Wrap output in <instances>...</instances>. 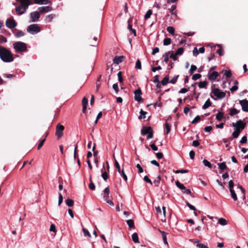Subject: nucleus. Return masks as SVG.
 Returning <instances> with one entry per match:
<instances>
[{
	"mask_svg": "<svg viewBox=\"0 0 248 248\" xmlns=\"http://www.w3.org/2000/svg\"><path fill=\"white\" fill-rule=\"evenodd\" d=\"M65 203L68 206L72 207L74 205V201L72 199H67L65 201Z\"/></svg>",
	"mask_w": 248,
	"mask_h": 248,
	"instance_id": "c756f323",
	"label": "nucleus"
},
{
	"mask_svg": "<svg viewBox=\"0 0 248 248\" xmlns=\"http://www.w3.org/2000/svg\"><path fill=\"white\" fill-rule=\"evenodd\" d=\"M179 78V75H175L173 78L170 81V83L171 84H175Z\"/></svg>",
	"mask_w": 248,
	"mask_h": 248,
	"instance_id": "a18cd8bd",
	"label": "nucleus"
},
{
	"mask_svg": "<svg viewBox=\"0 0 248 248\" xmlns=\"http://www.w3.org/2000/svg\"><path fill=\"white\" fill-rule=\"evenodd\" d=\"M218 168L220 170H228L229 169L228 168L225 162H223L220 163L218 164Z\"/></svg>",
	"mask_w": 248,
	"mask_h": 248,
	"instance_id": "412c9836",
	"label": "nucleus"
},
{
	"mask_svg": "<svg viewBox=\"0 0 248 248\" xmlns=\"http://www.w3.org/2000/svg\"><path fill=\"white\" fill-rule=\"evenodd\" d=\"M12 32L16 38L23 36L25 35V33L22 31L18 30L17 29L13 30Z\"/></svg>",
	"mask_w": 248,
	"mask_h": 248,
	"instance_id": "4468645a",
	"label": "nucleus"
},
{
	"mask_svg": "<svg viewBox=\"0 0 248 248\" xmlns=\"http://www.w3.org/2000/svg\"><path fill=\"white\" fill-rule=\"evenodd\" d=\"M132 239L133 241L135 243H140L139 239V236H138V233L137 232H134V233L132 234Z\"/></svg>",
	"mask_w": 248,
	"mask_h": 248,
	"instance_id": "b1692460",
	"label": "nucleus"
},
{
	"mask_svg": "<svg viewBox=\"0 0 248 248\" xmlns=\"http://www.w3.org/2000/svg\"><path fill=\"white\" fill-rule=\"evenodd\" d=\"M102 172L101 176L105 181H107L108 178V174L106 171L103 172V169L101 170Z\"/></svg>",
	"mask_w": 248,
	"mask_h": 248,
	"instance_id": "37998d69",
	"label": "nucleus"
},
{
	"mask_svg": "<svg viewBox=\"0 0 248 248\" xmlns=\"http://www.w3.org/2000/svg\"><path fill=\"white\" fill-rule=\"evenodd\" d=\"M6 27L10 29H12L17 26V22L15 20L13 17L11 18H8L5 22Z\"/></svg>",
	"mask_w": 248,
	"mask_h": 248,
	"instance_id": "6e6552de",
	"label": "nucleus"
},
{
	"mask_svg": "<svg viewBox=\"0 0 248 248\" xmlns=\"http://www.w3.org/2000/svg\"><path fill=\"white\" fill-rule=\"evenodd\" d=\"M50 1L49 0H40L39 1H35V4H47L49 3Z\"/></svg>",
	"mask_w": 248,
	"mask_h": 248,
	"instance_id": "473e14b6",
	"label": "nucleus"
},
{
	"mask_svg": "<svg viewBox=\"0 0 248 248\" xmlns=\"http://www.w3.org/2000/svg\"><path fill=\"white\" fill-rule=\"evenodd\" d=\"M20 3L22 4L24 7V10L25 11H27L29 6L32 3L31 1L30 0H19Z\"/></svg>",
	"mask_w": 248,
	"mask_h": 248,
	"instance_id": "ddd939ff",
	"label": "nucleus"
},
{
	"mask_svg": "<svg viewBox=\"0 0 248 248\" xmlns=\"http://www.w3.org/2000/svg\"><path fill=\"white\" fill-rule=\"evenodd\" d=\"M207 82L206 81H200L199 83V87L200 88H206V85H207Z\"/></svg>",
	"mask_w": 248,
	"mask_h": 248,
	"instance_id": "a19ab883",
	"label": "nucleus"
},
{
	"mask_svg": "<svg viewBox=\"0 0 248 248\" xmlns=\"http://www.w3.org/2000/svg\"><path fill=\"white\" fill-rule=\"evenodd\" d=\"M155 140L154 141V143L151 144L150 145L151 148L154 151H156L158 150L157 147L155 144Z\"/></svg>",
	"mask_w": 248,
	"mask_h": 248,
	"instance_id": "bf43d9fd",
	"label": "nucleus"
},
{
	"mask_svg": "<svg viewBox=\"0 0 248 248\" xmlns=\"http://www.w3.org/2000/svg\"><path fill=\"white\" fill-rule=\"evenodd\" d=\"M0 58L4 62H10L14 60L11 51L2 46H0Z\"/></svg>",
	"mask_w": 248,
	"mask_h": 248,
	"instance_id": "f257e3e1",
	"label": "nucleus"
},
{
	"mask_svg": "<svg viewBox=\"0 0 248 248\" xmlns=\"http://www.w3.org/2000/svg\"><path fill=\"white\" fill-rule=\"evenodd\" d=\"M197 66L195 65L192 64L191 65L190 68L189 70V73L190 75H193L194 72L197 70Z\"/></svg>",
	"mask_w": 248,
	"mask_h": 248,
	"instance_id": "72a5a7b5",
	"label": "nucleus"
},
{
	"mask_svg": "<svg viewBox=\"0 0 248 248\" xmlns=\"http://www.w3.org/2000/svg\"><path fill=\"white\" fill-rule=\"evenodd\" d=\"M240 110H237L236 108H233L230 109L229 114L230 115V116H233L238 114Z\"/></svg>",
	"mask_w": 248,
	"mask_h": 248,
	"instance_id": "cd10ccee",
	"label": "nucleus"
},
{
	"mask_svg": "<svg viewBox=\"0 0 248 248\" xmlns=\"http://www.w3.org/2000/svg\"><path fill=\"white\" fill-rule=\"evenodd\" d=\"M218 76L219 74L217 72L214 71L208 76V79L211 81H214Z\"/></svg>",
	"mask_w": 248,
	"mask_h": 248,
	"instance_id": "dca6fc26",
	"label": "nucleus"
},
{
	"mask_svg": "<svg viewBox=\"0 0 248 248\" xmlns=\"http://www.w3.org/2000/svg\"><path fill=\"white\" fill-rule=\"evenodd\" d=\"M167 31L171 35H174L175 30L174 28L172 26L168 27L167 28Z\"/></svg>",
	"mask_w": 248,
	"mask_h": 248,
	"instance_id": "e433bc0d",
	"label": "nucleus"
},
{
	"mask_svg": "<svg viewBox=\"0 0 248 248\" xmlns=\"http://www.w3.org/2000/svg\"><path fill=\"white\" fill-rule=\"evenodd\" d=\"M161 82L162 85L163 86L166 85L168 83L170 82L169 75L166 76L163 78V79L162 80Z\"/></svg>",
	"mask_w": 248,
	"mask_h": 248,
	"instance_id": "bb28decb",
	"label": "nucleus"
},
{
	"mask_svg": "<svg viewBox=\"0 0 248 248\" xmlns=\"http://www.w3.org/2000/svg\"><path fill=\"white\" fill-rule=\"evenodd\" d=\"M127 224L128 225V227L131 229V228H134V222L133 220L130 219L126 220Z\"/></svg>",
	"mask_w": 248,
	"mask_h": 248,
	"instance_id": "7c9ffc66",
	"label": "nucleus"
},
{
	"mask_svg": "<svg viewBox=\"0 0 248 248\" xmlns=\"http://www.w3.org/2000/svg\"><path fill=\"white\" fill-rule=\"evenodd\" d=\"M239 104L242 107V109L244 112H248V100L246 99L240 100Z\"/></svg>",
	"mask_w": 248,
	"mask_h": 248,
	"instance_id": "9d476101",
	"label": "nucleus"
},
{
	"mask_svg": "<svg viewBox=\"0 0 248 248\" xmlns=\"http://www.w3.org/2000/svg\"><path fill=\"white\" fill-rule=\"evenodd\" d=\"M135 68L138 69H141V64L140 60H138L136 62Z\"/></svg>",
	"mask_w": 248,
	"mask_h": 248,
	"instance_id": "3c124183",
	"label": "nucleus"
},
{
	"mask_svg": "<svg viewBox=\"0 0 248 248\" xmlns=\"http://www.w3.org/2000/svg\"><path fill=\"white\" fill-rule=\"evenodd\" d=\"M152 10L149 9L147 11L146 13L145 14V15L144 16L145 19H147L151 17V16L152 15Z\"/></svg>",
	"mask_w": 248,
	"mask_h": 248,
	"instance_id": "58836bf2",
	"label": "nucleus"
},
{
	"mask_svg": "<svg viewBox=\"0 0 248 248\" xmlns=\"http://www.w3.org/2000/svg\"><path fill=\"white\" fill-rule=\"evenodd\" d=\"M165 128L166 129V134L168 135L170 131V126L168 123H165Z\"/></svg>",
	"mask_w": 248,
	"mask_h": 248,
	"instance_id": "6e6d98bb",
	"label": "nucleus"
},
{
	"mask_svg": "<svg viewBox=\"0 0 248 248\" xmlns=\"http://www.w3.org/2000/svg\"><path fill=\"white\" fill-rule=\"evenodd\" d=\"M0 32L1 33H3L4 34H6L9 36L11 35V33H10V32L4 28L1 29V30H0Z\"/></svg>",
	"mask_w": 248,
	"mask_h": 248,
	"instance_id": "864d4df0",
	"label": "nucleus"
},
{
	"mask_svg": "<svg viewBox=\"0 0 248 248\" xmlns=\"http://www.w3.org/2000/svg\"><path fill=\"white\" fill-rule=\"evenodd\" d=\"M241 132L235 129V131L232 133V137L233 138H237Z\"/></svg>",
	"mask_w": 248,
	"mask_h": 248,
	"instance_id": "c03bdc74",
	"label": "nucleus"
},
{
	"mask_svg": "<svg viewBox=\"0 0 248 248\" xmlns=\"http://www.w3.org/2000/svg\"><path fill=\"white\" fill-rule=\"evenodd\" d=\"M224 75L227 78H231L232 77V74L231 71L230 70H225L224 71Z\"/></svg>",
	"mask_w": 248,
	"mask_h": 248,
	"instance_id": "de8ad7c7",
	"label": "nucleus"
},
{
	"mask_svg": "<svg viewBox=\"0 0 248 248\" xmlns=\"http://www.w3.org/2000/svg\"><path fill=\"white\" fill-rule=\"evenodd\" d=\"M171 39L170 38H166L163 41V45L164 46H168L171 43Z\"/></svg>",
	"mask_w": 248,
	"mask_h": 248,
	"instance_id": "79ce46f5",
	"label": "nucleus"
},
{
	"mask_svg": "<svg viewBox=\"0 0 248 248\" xmlns=\"http://www.w3.org/2000/svg\"><path fill=\"white\" fill-rule=\"evenodd\" d=\"M202 162L205 166L207 167L210 169L212 168V166L211 164L207 160L204 159L203 160Z\"/></svg>",
	"mask_w": 248,
	"mask_h": 248,
	"instance_id": "ea45409f",
	"label": "nucleus"
},
{
	"mask_svg": "<svg viewBox=\"0 0 248 248\" xmlns=\"http://www.w3.org/2000/svg\"><path fill=\"white\" fill-rule=\"evenodd\" d=\"M152 128V127L151 126L147 127V126H144V125L142 126L141 130V134L142 136H145V135H146L147 134L149 133L150 130H149V128Z\"/></svg>",
	"mask_w": 248,
	"mask_h": 248,
	"instance_id": "6ab92c4d",
	"label": "nucleus"
},
{
	"mask_svg": "<svg viewBox=\"0 0 248 248\" xmlns=\"http://www.w3.org/2000/svg\"><path fill=\"white\" fill-rule=\"evenodd\" d=\"M215 86V84H214L212 86V92L210 94L211 97L215 100H216L217 98L221 99L225 97L226 93L221 91L218 88H214L213 87Z\"/></svg>",
	"mask_w": 248,
	"mask_h": 248,
	"instance_id": "f03ea898",
	"label": "nucleus"
},
{
	"mask_svg": "<svg viewBox=\"0 0 248 248\" xmlns=\"http://www.w3.org/2000/svg\"><path fill=\"white\" fill-rule=\"evenodd\" d=\"M134 93L135 94L134 96V99L136 101H137L138 102H140L142 100V97H141V94L142 92L140 89H138L136 90Z\"/></svg>",
	"mask_w": 248,
	"mask_h": 248,
	"instance_id": "9b49d317",
	"label": "nucleus"
},
{
	"mask_svg": "<svg viewBox=\"0 0 248 248\" xmlns=\"http://www.w3.org/2000/svg\"><path fill=\"white\" fill-rule=\"evenodd\" d=\"M140 115L138 117L139 119L141 120V119L145 118V117H146L145 115L147 113L146 112L143 111L142 109H141L140 112Z\"/></svg>",
	"mask_w": 248,
	"mask_h": 248,
	"instance_id": "f704fd0d",
	"label": "nucleus"
},
{
	"mask_svg": "<svg viewBox=\"0 0 248 248\" xmlns=\"http://www.w3.org/2000/svg\"><path fill=\"white\" fill-rule=\"evenodd\" d=\"M13 48L17 52H23L28 51L26 44L22 42H16L13 44Z\"/></svg>",
	"mask_w": 248,
	"mask_h": 248,
	"instance_id": "7ed1b4c3",
	"label": "nucleus"
},
{
	"mask_svg": "<svg viewBox=\"0 0 248 248\" xmlns=\"http://www.w3.org/2000/svg\"><path fill=\"white\" fill-rule=\"evenodd\" d=\"M230 192L231 193V197L233 199V200L235 201H237V197L234 189H230Z\"/></svg>",
	"mask_w": 248,
	"mask_h": 248,
	"instance_id": "2f4dec72",
	"label": "nucleus"
},
{
	"mask_svg": "<svg viewBox=\"0 0 248 248\" xmlns=\"http://www.w3.org/2000/svg\"><path fill=\"white\" fill-rule=\"evenodd\" d=\"M184 52V49L183 47H179L176 52H175L176 55H182Z\"/></svg>",
	"mask_w": 248,
	"mask_h": 248,
	"instance_id": "49530a36",
	"label": "nucleus"
},
{
	"mask_svg": "<svg viewBox=\"0 0 248 248\" xmlns=\"http://www.w3.org/2000/svg\"><path fill=\"white\" fill-rule=\"evenodd\" d=\"M161 181V176L160 175H158L157 177V179L154 181V184L155 186L158 187L159 186L160 183Z\"/></svg>",
	"mask_w": 248,
	"mask_h": 248,
	"instance_id": "c85d7f7f",
	"label": "nucleus"
},
{
	"mask_svg": "<svg viewBox=\"0 0 248 248\" xmlns=\"http://www.w3.org/2000/svg\"><path fill=\"white\" fill-rule=\"evenodd\" d=\"M89 181L90 184L89 185V188L92 190H94L95 189V186L93 182L91 175H90L89 177Z\"/></svg>",
	"mask_w": 248,
	"mask_h": 248,
	"instance_id": "393cba45",
	"label": "nucleus"
},
{
	"mask_svg": "<svg viewBox=\"0 0 248 248\" xmlns=\"http://www.w3.org/2000/svg\"><path fill=\"white\" fill-rule=\"evenodd\" d=\"M211 105H212L211 102L210 101L209 99H208L206 101V102H205L204 105L202 106V108L203 109H205L207 108H209V107H210L211 106Z\"/></svg>",
	"mask_w": 248,
	"mask_h": 248,
	"instance_id": "a878e982",
	"label": "nucleus"
},
{
	"mask_svg": "<svg viewBox=\"0 0 248 248\" xmlns=\"http://www.w3.org/2000/svg\"><path fill=\"white\" fill-rule=\"evenodd\" d=\"M45 141H46L45 139H43V140H40V141L38 145V147H37L38 150H39L43 146Z\"/></svg>",
	"mask_w": 248,
	"mask_h": 248,
	"instance_id": "0e129e2a",
	"label": "nucleus"
},
{
	"mask_svg": "<svg viewBox=\"0 0 248 248\" xmlns=\"http://www.w3.org/2000/svg\"><path fill=\"white\" fill-rule=\"evenodd\" d=\"M52 10V8L49 6H42L38 8V10L40 12L42 13H46L49 12H50Z\"/></svg>",
	"mask_w": 248,
	"mask_h": 248,
	"instance_id": "2eb2a0df",
	"label": "nucleus"
},
{
	"mask_svg": "<svg viewBox=\"0 0 248 248\" xmlns=\"http://www.w3.org/2000/svg\"><path fill=\"white\" fill-rule=\"evenodd\" d=\"M109 194V188L108 187H107L104 190L103 199L105 201H107V200L108 199Z\"/></svg>",
	"mask_w": 248,
	"mask_h": 248,
	"instance_id": "a211bd4d",
	"label": "nucleus"
},
{
	"mask_svg": "<svg viewBox=\"0 0 248 248\" xmlns=\"http://www.w3.org/2000/svg\"><path fill=\"white\" fill-rule=\"evenodd\" d=\"M64 129V127L62 125L59 124L56 126L55 135L58 140L63 136V131Z\"/></svg>",
	"mask_w": 248,
	"mask_h": 248,
	"instance_id": "0eeeda50",
	"label": "nucleus"
},
{
	"mask_svg": "<svg viewBox=\"0 0 248 248\" xmlns=\"http://www.w3.org/2000/svg\"><path fill=\"white\" fill-rule=\"evenodd\" d=\"M202 77V75L200 74H195L193 75L192 77V79L193 80H196L199 78H200Z\"/></svg>",
	"mask_w": 248,
	"mask_h": 248,
	"instance_id": "603ef678",
	"label": "nucleus"
},
{
	"mask_svg": "<svg viewBox=\"0 0 248 248\" xmlns=\"http://www.w3.org/2000/svg\"><path fill=\"white\" fill-rule=\"evenodd\" d=\"M246 124L243 123L241 120H239L236 122V123H233L232 126L235 128V129L241 132L245 128Z\"/></svg>",
	"mask_w": 248,
	"mask_h": 248,
	"instance_id": "423d86ee",
	"label": "nucleus"
},
{
	"mask_svg": "<svg viewBox=\"0 0 248 248\" xmlns=\"http://www.w3.org/2000/svg\"><path fill=\"white\" fill-rule=\"evenodd\" d=\"M41 31L39 26L36 24H33L29 26L27 29V32L31 34H34L39 32Z\"/></svg>",
	"mask_w": 248,
	"mask_h": 248,
	"instance_id": "20e7f679",
	"label": "nucleus"
},
{
	"mask_svg": "<svg viewBox=\"0 0 248 248\" xmlns=\"http://www.w3.org/2000/svg\"><path fill=\"white\" fill-rule=\"evenodd\" d=\"M176 186L180 189L182 190V192L184 194L189 195L191 197H194L190 189L186 188V186L181 184L179 181H177L175 182Z\"/></svg>",
	"mask_w": 248,
	"mask_h": 248,
	"instance_id": "39448f33",
	"label": "nucleus"
},
{
	"mask_svg": "<svg viewBox=\"0 0 248 248\" xmlns=\"http://www.w3.org/2000/svg\"><path fill=\"white\" fill-rule=\"evenodd\" d=\"M149 130L150 131L149 133H148V136L147 137V140L151 139L153 137L154 133H153V130L152 128H149Z\"/></svg>",
	"mask_w": 248,
	"mask_h": 248,
	"instance_id": "8fccbe9b",
	"label": "nucleus"
},
{
	"mask_svg": "<svg viewBox=\"0 0 248 248\" xmlns=\"http://www.w3.org/2000/svg\"><path fill=\"white\" fill-rule=\"evenodd\" d=\"M143 180L146 182L150 184L151 186H153V182L151 181V180L149 178V177L147 176H145L143 178Z\"/></svg>",
	"mask_w": 248,
	"mask_h": 248,
	"instance_id": "e2e57ef3",
	"label": "nucleus"
},
{
	"mask_svg": "<svg viewBox=\"0 0 248 248\" xmlns=\"http://www.w3.org/2000/svg\"><path fill=\"white\" fill-rule=\"evenodd\" d=\"M170 54V58L172 59L173 61H176L177 60V59H178L177 57V55H176V53L173 54V51H171V52Z\"/></svg>",
	"mask_w": 248,
	"mask_h": 248,
	"instance_id": "5fc2aeb1",
	"label": "nucleus"
},
{
	"mask_svg": "<svg viewBox=\"0 0 248 248\" xmlns=\"http://www.w3.org/2000/svg\"><path fill=\"white\" fill-rule=\"evenodd\" d=\"M170 52H171V51L166 52L163 55V56L164 57V61L166 63H167L169 62V55L170 53Z\"/></svg>",
	"mask_w": 248,
	"mask_h": 248,
	"instance_id": "4c0bfd02",
	"label": "nucleus"
},
{
	"mask_svg": "<svg viewBox=\"0 0 248 248\" xmlns=\"http://www.w3.org/2000/svg\"><path fill=\"white\" fill-rule=\"evenodd\" d=\"M124 58V56H115L113 60V63L118 64L123 61Z\"/></svg>",
	"mask_w": 248,
	"mask_h": 248,
	"instance_id": "f3484780",
	"label": "nucleus"
},
{
	"mask_svg": "<svg viewBox=\"0 0 248 248\" xmlns=\"http://www.w3.org/2000/svg\"><path fill=\"white\" fill-rule=\"evenodd\" d=\"M132 22V18H130L128 19V27H127V28L128 29L131 31L132 30H133V29H132V25L131 24Z\"/></svg>",
	"mask_w": 248,
	"mask_h": 248,
	"instance_id": "09e8293b",
	"label": "nucleus"
},
{
	"mask_svg": "<svg viewBox=\"0 0 248 248\" xmlns=\"http://www.w3.org/2000/svg\"><path fill=\"white\" fill-rule=\"evenodd\" d=\"M218 223H219L221 225H226L227 224V221L226 219L224 218H220L218 221Z\"/></svg>",
	"mask_w": 248,
	"mask_h": 248,
	"instance_id": "c9c22d12",
	"label": "nucleus"
},
{
	"mask_svg": "<svg viewBox=\"0 0 248 248\" xmlns=\"http://www.w3.org/2000/svg\"><path fill=\"white\" fill-rule=\"evenodd\" d=\"M201 120V117L199 115L195 117V118L193 120L191 123L192 124H196L198 122H199Z\"/></svg>",
	"mask_w": 248,
	"mask_h": 248,
	"instance_id": "052dcab7",
	"label": "nucleus"
},
{
	"mask_svg": "<svg viewBox=\"0 0 248 248\" xmlns=\"http://www.w3.org/2000/svg\"><path fill=\"white\" fill-rule=\"evenodd\" d=\"M159 231L160 232V233L162 234V238H163V240L164 243L165 245H167V246H168L169 244H168V243L167 242V233L166 232H165L164 231H161L159 229Z\"/></svg>",
	"mask_w": 248,
	"mask_h": 248,
	"instance_id": "aec40b11",
	"label": "nucleus"
},
{
	"mask_svg": "<svg viewBox=\"0 0 248 248\" xmlns=\"http://www.w3.org/2000/svg\"><path fill=\"white\" fill-rule=\"evenodd\" d=\"M114 165H115V167L117 168L118 172L119 173H121V171H122V170H121V169H120V166L116 160H115Z\"/></svg>",
	"mask_w": 248,
	"mask_h": 248,
	"instance_id": "13d9d810",
	"label": "nucleus"
},
{
	"mask_svg": "<svg viewBox=\"0 0 248 248\" xmlns=\"http://www.w3.org/2000/svg\"><path fill=\"white\" fill-rule=\"evenodd\" d=\"M54 17V15L52 14H50L47 16L46 17V19L47 20L48 22H51Z\"/></svg>",
	"mask_w": 248,
	"mask_h": 248,
	"instance_id": "338daca9",
	"label": "nucleus"
},
{
	"mask_svg": "<svg viewBox=\"0 0 248 248\" xmlns=\"http://www.w3.org/2000/svg\"><path fill=\"white\" fill-rule=\"evenodd\" d=\"M15 10L17 15L19 16L23 15L26 13V11L24 10V7L21 4V5L16 6L15 8Z\"/></svg>",
	"mask_w": 248,
	"mask_h": 248,
	"instance_id": "f8f14e48",
	"label": "nucleus"
},
{
	"mask_svg": "<svg viewBox=\"0 0 248 248\" xmlns=\"http://www.w3.org/2000/svg\"><path fill=\"white\" fill-rule=\"evenodd\" d=\"M217 46L219 47V49L217 50V53L220 56H222L224 55V51L222 48V46L220 44L217 45Z\"/></svg>",
	"mask_w": 248,
	"mask_h": 248,
	"instance_id": "4be33fe9",
	"label": "nucleus"
},
{
	"mask_svg": "<svg viewBox=\"0 0 248 248\" xmlns=\"http://www.w3.org/2000/svg\"><path fill=\"white\" fill-rule=\"evenodd\" d=\"M186 205L192 210L195 211L196 210L195 207L191 205L188 202L186 201Z\"/></svg>",
	"mask_w": 248,
	"mask_h": 248,
	"instance_id": "680f3d73",
	"label": "nucleus"
},
{
	"mask_svg": "<svg viewBox=\"0 0 248 248\" xmlns=\"http://www.w3.org/2000/svg\"><path fill=\"white\" fill-rule=\"evenodd\" d=\"M112 88L114 90L115 93H118L119 92V87H118V84L117 83L113 84V85L112 86Z\"/></svg>",
	"mask_w": 248,
	"mask_h": 248,
	"instance_id": "69168bd1",
	"label": "nucleus"
},
{
	"mask_svg": "<svg viewBox=\"0 0 248 248\" xmlns=\"http://www.w3.org/2000/svg\"><path fill=\"white\" fill-rule=\"evenodd\" d=\"M197 247L198 248H209L206 245L203 244H198Z\"/></svg>",
	"mask_w": 248,
	"mask_h": 248,
	"instance_id": "774afa93",
	"label": "nucleus"
},
{
	"mask_svg": "<svg viewBox=\"0 0 248 248\" xmlns=\"http://www.w3.org/2000/svg\"><path fill=\"white\" fill-rule=\"evenodd\" d=\"M224 117V113L223 112L218 111L216 116V119L218 121H221Z\"/></svg>",
	"mask_w": 248,
	"mask_h": 248,
	"instance_id": "5701e85b",
	"label": "nucleus"
},
{
	"mask_svg": "<svg viewBox=\"0 0 248 248\" xmlns=\"http://www.w3.org/2000/svg\"><path fill=\"white\" fill-rule=\"evenodd\" d=\"M121 176L123 178L124 180L126 182L127 181V177L126 175L125 174L124 170L121 171V173H120Z\"/></svg>",
	"mask_w": 248,
	"mask_h": 248,
	"instance_id": "4d7b16f0",
	"label": "nucleus"
},
{
	"mask_svg": "<svg viewBox=\"0 0 248 248\" xmlns=\"http://www.w3.org/2000/svg\"><path fill=\"white\" fill-rule=\"evenodd\" d=\"M40 17V15L39 12L35 11L31 13L30 18L31 22H36L38 20Z\"/></svg>",
	"mask_w": 248,
	"mask_h": 248,
	"instance_id": "1a4fd4ad",
	"label": "nucleus"
}]
</instances>
